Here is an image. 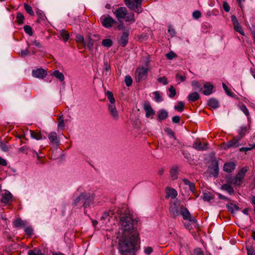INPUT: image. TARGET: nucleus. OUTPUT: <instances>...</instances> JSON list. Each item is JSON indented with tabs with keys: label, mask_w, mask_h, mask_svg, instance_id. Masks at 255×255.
Wrapping results in <instances>:
<instances>
[{
	"label": "nucleus",
	"mask_w": 255,
	"mask_h": 255,
	"mask_svg": "<svg viewBox=\"0 0 255 255\" xmlns=\"http://www.w3.org/2000/svg\"><path fill=\"white\" fill-rule=\"evenodd\" d=\"M134 221L128 212L120 216L122 234L119 238L118 249L121 255H134L136 246L139 241V233L134 227Z\"/></svg>",
	"instance_id": "f257e3e1"
},
{
	"label": "nucleus",
	"mask_w": 255,
	"mask_h": 255,
	"mask_svg": "<svg viewBox=\"0 0 255 255\" xmlns=\"http://www.w3.org/2000/svg\"><path fill=\"white\" fill-rule=\"evenodd\" d=\"M94 196L90 193L83 192L81 193L73 200V205L78 208H84V213L87 214L86 209L91 208L94 202Z\"/></svg>",
	"instance_id": "f03ea898"
},
{
	"label": "nucleus",
	"mask_w": 255,
	"mask_h": 255,
	"mask_svg": "<svg viewBox=\"0 0 255 255\" xmlns=\"http://www.w3.org/2000/svg\"><path fill=\"white\" fill-rule=\"evenodd\" d=\"M142 1L143 0H129L126 5L129 9L140 13L143 11L141 7Z\"/></svg>",
	"instance_id": "7ed1b4c3"
},
{
	"label": "nucleus",
	"mask_w": 255,
	"mask_h": 255,
	"mask_svg": "<svg viewBox=\"0 0 255 255\" xmlns=\"http://www.w3.org/2000/svg\"><path fill=\"white\" fill-rule=\"evenodd\" d=\"M148 69L147 68L138 67L137 68L135 73V81L136 82H140L145 80L147 76Z\"/></svg>",
	"instance_id": "20e7f679"
},
{
	"label": "nucleus",
	"mask_w": 255,
	"mask_h": 255,
	"mask_svg": "<svg viewBox=\"0 0 255 255\" xmlns=\"http://www.w3.org/2000/svg\"><path fill=\"white\" fill-rule=\"evenodd\" d=\"M247 171V169L246 168H242L236 175V176L232 179L231 183L240 186L242 184V180L244 178Z\"/></svg>",
	"instance_id": "39448f33"
},
{
	"label": "nucleus",
	"mask_w": 255,
	"mask_h": 255,
	"mask_svg": "<svg viewBox=\"0 0 255 255\" xmlns=\"http://www.w3.org/2000/svg\"><path fill=\"white\" fill-rule=\"evenodd\" d=\"M100 19L102 25L107 28L112 27L116 23V21L109 15H102Z\"/></svg>",
	"instance_id": "423d86ee"
},
{
	"label": "nucleus",
	"mask_w": 255,
	"mask_h": 255,
	"mask_svg": "<svg viewBox=\"0 0 255 255\" xmlns=\"http://www.w3.org/2000/svg\"><path fill=\"white\" fill-rule=\"evenodd\" d=\"M129 35L128 30H126L122 33L118 40V43L121 46L124 47L127 45L128 42Z\"/></svg>",
	"instance_id": "0eeeda50"
},
{
	"label": "nucleus",
	"mask_w": 255,
	"mask_h": 255,
	"mask_svg": "<svg viewBox=\"0 0 255 255\" xmlns=\"http://www.w3.org/2000/svg\"><path fill=\"white\" fill-rule=\"evenodd\" d=\"M114 14L117 18L120 20L126 17V16L128 14V10L125 7H120L115 11Z\"/></svg>",
	"instance_id": "6e6552de"
},
{
	"label": "nucleus",
	"mask_w": 255,
	"mask_h": 255,
	"mask_svg": "<svg viewBox=\"0 0 255 255\" xmlns=\"http://www.w3.org/2000/svg\"><path fill=\"white\" fill-rule=\"evenodd\" d=\"M241 139L238 137L237 136L228 141L225 143V149H229L230 148H237L240 145V141Z\"/></svg>",
	"instance_id": "1a4fd4ad"
},
{
	"label": "nucleus",
	"mask_w": 255,
	"mask_h": 255,
	"mask_svg": "<svg viewBox=\"0 0 255 255\" xmlns=\"http://www.w3.org/2000/svg\"><path fill=\"white\" fill-rule=\"evenodd\" d=\"M210 174L214 177H217L219 174V162L217 160H214L211 162L209 167Z\"/></svg>",
	"instance_id": "9d476101"
},
{
	"label": "nucleus",
	"mask_w": 255,
	"mask_h": 255,
	"mask_svg": "<svg viewBox=\"0 0 255 255\" xmlns=\"http://www.w3.org/2000/svg\"><path fill=\"white\" fill-rule=\"evenodd\" d=\"M12 197V194L9 191H6L1 194V202L5 204H10L13 201Z\"/></svg>",
	"instance_id": "9b49d317"
},
{
	"label": "nucleus",
	"mask_w": 255,
	"mask_h": 255,
	"mask_svg": "<svg viewBox=\"0 0 255 255\" xmlns=\"http://www.w3.org/2000/svg\"><path fill=\"white\" fill-rule=\"evenodd\" d=\"M48 139L53 146L57 147L60 144V140L55 132H51L48 135Z\"/></svg>",
	"instance_id": "f8f14e48"
},
{
	"label": "nucleus",
	"mask_w": 255,
	"mask_h": 255,
	"mask_svg": "<svg viewBox=\"0 0 255 255\" xmlns=\"http://www.w3.org/2000/svg\"><path fill=\"white\" fill-rule=\"evenodd\" d=\"M143 109L145 112V117L146 118H149L155 114V112L153 110L150 104V103L148 101L144 102L143 105Z\"/></svg>",
	"instance_id": "ddd939ff"
},
{
	"label": "nucleus",
	"mask_w": 255,
	"mask_h": 255,
	"mask_svg": "<svg viewBox=\"0 0 255 255\" xmlns=\"http://www.w3.org/2000/svg\"><path fill=\"white\" fill-rule=\"evenodd\" d=\"M47 75V72L42 68H38L32 71V76L38 78H43Z\"/></svg>",
	"instance_id": "4468645a"
},
{
	"label": "nucleus",
	"mask_w": 255,
	"mask_h": 255,
	"mask_svg": "<svg viewBox=\"0 0 255 255\" xmlns=\"http://www.w3.org/2000/svg\"><path fill=\"white\" fill-rule=\"evenodd\" d=\"M208 143L207 142H194L193 147L198 150H205L208 149Z\"/></svg>",
	"instance_id": "2eb2a0df"
},
{
	"label": "nucleus",
	"mask_w": 255,
	"mask_h": 255,
	"mask_svg": "<svg viewBox=\"0 0 255 255\" xmlns=\"http://www.w3.org/2000/svg\"><path fill=\"white\" fill-rule=\"evenodd\" d=\"M108 110L114 119L117 120L119 118V114L114 104H110L108 106Z\"/></svg>",
	"instance_id": "dca6fc26"
},
{
	"label": "nucleus",
	"mask_w": 255,
	"mask_h": 255,
	"mask_svg": "<svg viewBox=\"0 0 255 255\" xmlns=\"http://www.w3.org/2000/svg\"><path fill=\"white\" fill-rule=\"evenodd\" d=\"M203 87L205 89L202 91V93L204 95L208 96L212 93L213 86L210 83L207 82L205 83Z\"/></svg>",
	"instance_id": "f3484780"
},
{
	"label": "nucleus",
	"mask_w": 255,
	"mask_h": 255,
	"mask_svg": "<svg viewBox=\"0 0 255 255\" xmlns=\"http://www.w3.org/2000/svg\"><path fill=\"white\" fill-rule=\"evenodd\" d=\"M180 214L182 215L184 220H187L190 222L196 221L194 218H192L189 211L187 208H183Z\"/></svg>",
	"instance_id": "a211bd4d"
},
{
	"label": "nucleus",
	"mask_w": 255,
	"mask_h": 255,
	"mask_svg": "<svg viewBox=\"0 0 255 255\" xmlns=\"http://www.w3.org/2000/svg\"><path fill=\"white\" fill-rule=\"evenodd\" d=\"M236 164L234 162H229L224 164V170L227 173L232 172L236 168Z\"/></svg>",
	"instance_id": "6ab92c4d"
},
{
	"label": "nucleus",
	"mask_w": 255,
	"mask_h": 255,
	"mask_svg": "<svg viewBox=\"0 0 255 255\" xmlns=\"http://www.w3.org/2000/svg\"><path fill=\"white\" fill-rule=\"evenodd\" d=\"M169 211L170 214L175 217L179 214L178 205L176 203L171 204L169 207Z\"/></svg>",
	"instance_id": "aec40b11"
},
{
	"label": "nucleus",
	"mask_w": 255,
	"mask_h": 255,
	"mask_svg": "<svg viewBox=\"0 0 255 255\" xmlns=\"http://www.w3.org/2000/svg\"><path fill=\"white\" fill-rule=\"evenodd\" d=\"M208 105L213 109H217L219 107L220 104L218 100L215 98H210L208 101Z\"/></svg>",
	"instance_id": "412c9836"
},
{
	"label": "nucleus",
	"mask_w": 255,
	"mask_h": 255,
	"mask_svg": "<svg viewBox=\"0 0 255 255\" xmlns=\"http://www.w3.org/2000/svg\"><path fill=\"white\" fill-rule=\"evenodd\" d=\"M166 198L170 197L172 199L175 198L177 195V191L173 188L168 187L166 189Z\"/></svg>",
	"instance_id": "4be33fe9"
},
{
	"label": "nucleus",
	"mask_w": 255,
	"mask_h": 255,
	"mask_svg": "<svg viewBox=\"0 0 255 255\" xmlns=\"http://www.w3.org/2000/svg\"><path fill=\"white\" fill-rule=\"evenodd\" d=\"M221 189L226 191L230 195L234 194L235 192L233 187L228 183L223 184L221 186Z\"/></svg>",
	"instance_id": "5701e85b"
},
{
	"label": "nucleus",
	"mask_w": 255,
	"mask_h": 255,
	"mask_svg": "<svg viewBox=\"0 0 255 255\" xmlns=\"http://www.w3.org/2000/svg\"><path fill=\"white\" fill-rule=\"evenodd\" d=\"M200 96L197 92H193L187 96V99L190 102H195L199 100Z\"/></svg>",
	"instance_id": "b1692460"
},
{
	"label": "nucleus",
	"mask_w": 255,
	"mask_h": 255,
	"mask_svg": "<svg viewBox=\"0 0 255 255\" xmlns=\"http://www.w3.org/2000/svg\"><path fill=\"white\" fill-rule=\"evenodd\" d=\"M168 116V112L164 109H161L159 110L158 114V121H162L166 119Z\"/></svg>",
	"instance_id": "393cba45"
},
{
	"label": "nucleus",
	"mask_w": 255,
	"mask_h": 255,
	"mask_svg": "<svg viewBox=\"0 0 255 255\" xmlns=\"http://www.w3.org/2000/svg\"><path fill=\"white\" fill-rule=\"evenodd\" d=\"M227 208L228 210L232 213L234 214L235 211H237L240 210V207L233 203H230L227 205Z\"/></svg>",
	"instance_id": "a878e982"
},
{
	"label": "nucleus",
	"mask_w": 255,
	"mask_h": 255,
	"mask_svg": "<svg viewBox=\"0 0 255 255\" xmlns=\"http://www.w3.org/2000/svg\"><path fill=\"white\" fill-rule=\"evenodd\" d=\"M51 75L59 80L61 82H63L64 80L63 74L59 70H56L52 71Z\"/></svg>",
	"instance_id": "bb28decb"
},
{
	"label": "nucleus",
	"mask_w": 255,
	"mask_h": 255,
	"mask_svg": "<svg viewBox=\"0 0 255 255\" xmlns=\"http://www.w3.org/2000/svg\"><path fill=\"white\" fill-rule=\"evenodd\" d=\"M247 129L248 127L247 126H242L240 127V128L238 130V133L239 134L237 135V136L242 139L245 135Z\"/></svg>",
	"instance_id": "cd10ccee"
},
{
	"label": "nucleus",
	"mask_w": 255,
	"mask_h": 255,
	"mask_svg": "<svg viewBox=\"0 0 255 255\" xmlns=\"http://www.w3.org/2000/svg\"><path fill=\"white\" fill-rule=\"evenodd\" d=\"M13 225L15 228H20L25 226L26 223L21 219L17 218L13 221Z\"/></svg>",
	"instance_id": "c85d7f7f"
},
{
	"label": "nucleus",
	"mask_w": 255,
	"mask_h": 255,
	"mask_svg": "<svg viewBox=\"0 0 255 255\" xmlns=\"http://www.w3.org/2000/svg\"><path fill=\"white\" fill-rule=\"evenodd\" d=\"M59 34L64 42H67L69 38V33L65 29H61L59 31Z\"/></svg>",
	"instance_id": "c756f323"
},
{
	"label": "nucleus",
	"mask_w": 255,
	"mask_h": 255,
	"mask_svg": "<svg viewBox=\"0 0 255 255\" xmlns=\"http://www.w3.org/2000/svg\"><path fill=\"white\" fill-rule=\"evenodd\" d=\"M183 182L186 185L189 186L190 190L194 193L195 190V186L194 183L190 182L189 180L187 179H183Z\"/></svg>",
	"instance_id": "7c9ffc66"
},
{
	"label": "nucleus",
	"mask_w": 255,
	"mask_h": 255,
	"mask_svg": "<svg viewBox=\"0 0 255 255\" xmlns=\"http://www.w3.org/2000/svg\"><path fill=\"white\" fill-rule=\"evenodd\" d=\"M124 18L125 19L126 22H128L130 23H133L135 21L134 13L133 12H130V13H128V14Z\"/></svg>",
	"instance_id": "2f4dec72"
},
{
	"label": "nucleus",
	"mask_w": 255,
	"mask_h": 255,
	"mask_svg": "<svg viewBox=\"0 0 255 255\" xmlns=\"http://www.w3.org/2000/svg\"><path fill=\"white\" fill-rule=\"evenodd\" d=\"M170 174L172 180L177 179L178 175V171L176 167H172L170 171Z\"/></svg>",
	"instance_id": "473e14b6"
},
{
	"label": "nucleus",
	"mask_w": 255,
	"mask_h": 255,
	"mask_svg": "<svg viewBox=\"0 0 255 255\" xmlns=\"http://www.w3.org/2000/svg\"><path fill=\"white\" fill-rule=\"evenodd\" d=\"M171 145L177 147L178 148L182 147L184 146V144L179 141L175 136L171 139Z\"/></svg>",
	"instance_id": "72a5a7b5"
},
{
	"label": "nucleus",
	"mask_w": 255,
	"mask_h": 255,
	"mask_svg": "<svg viewBox=\"0 0 255 255\" xmlns=\"http://www.w3.org/2000/svg\"><path fill=\"white\" fill-rule=\"evenodd\" d=\"M191 85L194 90L199 91L200 92L202 91V86L197 81H192L191 82Z\"/></svg>",
	"instance_id": "f704fd0d"
},
{
	"label": "nucleus",
	"mask_w": 255,
	"mask_h": 255,
	"mask_svg": "<svg viewBox=\"0 0 255 255\" xmlns=\"http://www.w3.org/2000/svg\"><path fill=\"white\" fill-rule=\"evenodd\" d=\"M28 255H44L41 251L37 248L30 250L28 252Z\"/></svg>",
	"instance_id": "c9c22d12"
},
{
	"label": "nucleus",
	"mask_w": 255,
	"mask_h": 255,
	"mask_svg": "<svg viewBox=\"0 0 255 255\" xmlns=\"http://www.w3.org/2000/svg\"><path fill=\"white\" fill-rule=\"evenodd\" d=\"M214 198L213 195L209 192L203 193V199L205 201L210 202Z\"/></svg>",
	"instance_id": "e433bc0d"
},
{
	"label": "nucleus",
	"mask_w": 255,
	"mask_h": 255,
	"mask_svg": "<svg viewBox=\"0 0 255 255\" xmlns=\"http://www.w3.org/2000/svg\"><path fill=\"white\" fill-rule=\"evenodd\" d=\"M58 128L61 130H63L64 129L65 125H64V120L63 117V116L59 117L58 118Z\"/></svg>",
	"instance_id": "4c0bfd02"
},
{
	"label": "nucleus",
	"mask_w": 255,
	"mask_h": 255,
	"mask_svg": "<svg viewBox=\"0 0 255 255\" xmlns=\"http://www.w3.org/2000/svg\"><path fill=\"white\" fill-rule=\"evenodd\" d=\"M102 44L103 46L109 48L113 45V42L111 39H105L102 40Z\"/></svg>",
	"instance_id": "58836bf2"
},
{
	"label": "nucleus",
	"mask_w": 255,
	"mask_h": 255,
	"mask_svg": "<svg viewBox=\"0 0 255 255\" xmlns=\"http://www.w3.org/2000/svg\"><path fill=\"white\" fill-rule=\"evenodd\" d=\"M24 19V15L20 12H18L16 15V22L19 25H21L23 23Z\"/></svg>",
	"instance_id": "ea45409f"
},
{
	"label": "nucleus",
	"mask_w": 255,
	"mask_h": 255,
	"mask_svg": "<svg viewBox=\"0 0 255 255\" xmlns=\"http://www.w3.org/2000/svg\"><path fill=\"white\" fill-rule=\"evenodd\" d=\"M30 135L32 138L39 140L41 139V134L40 132H35L33 130H30Z\"/></svg>",
	"instance_id": "a19ab883"
},
{
	"label": "nucleus",
	"mask_w": 255,
	"mask_h": 255,
	"mask_svg": "<svg viewBox=\"0 0 255 255\" xmlns=\"http://www.w3.org/2000/svg\"><path fill=\"white\" fill-rule=\"evenodd\" d=\"M184 107V103L183 102L180 101L177 103V105L175 106L174 109L179 112L183 111Z\"/></svg>",
	"instance_id": "79ce46f5"
},
{
	"label": "nucleus",
	"mask_w": 255,
	"mask_h": 255,
	"mask_svg": "<svg viewBox=\"0 0 255 255\" xmlns=\"http://www.w3.org/2000/svg\"><path fill=\"white\" fill-rule=\"evenodd\" d=\"M233 26H234L235 30L236 31L238 32L239 33H240L242 35H245V33L244 32V30H243L242 27L240 25L239 23H238L237 24H234Z\"/></svg>",
	"instance_id": "37998d69"
},
{
	"label": "nucleus",
	"mask_w": 255,
	"mask_h": 255,
	"mask_svg": "<svg viewBox=\"0 0 255 255\" xmlns=\"http://www.w3.org/2000/svg\"><path fill=\"white\" fill-rule=\"evenodd\" d=\"M153 94L154 96L155 101L156 102L159 103L163 101V99L160 96L159 91H155L153 93Z\"/></svg>",
	"instance_id": "c03bdc74"
},
{
	"label": "nucleus",
	"mask_w": 255,
	"mask_h": 255,
	"mask_svg": "<svg viewBox=\"0 0 255 255\" xmlns=\"http://www.w3.org/2000/svg\"><path fill=\"white\" fill-rule=\"evenodd\" d=\"M106 95L110 102V104H114L115 102V99L112 92L110 91H108L107 92Z\"/></svg>",
	"instance_id": "a18cd8bd"
},
{
	"label": "nucleus",
	"mask_w": 255,
	"mask_h": 255,
	"mask_svg": "<svg viewBox=\"0 0 255 255\" xmlns=\"http://www.w3.org/2000/svg\"><path fill=\"white\" fill-rule=\"evenodd\" d=\"M157 81L159 83L162 84L163 85H166L168 83L167 79L165 76L158 77L157 79Z\"/></svg>",
	"instance_id": "49530a36"
},
{
	"label": "nucleus",
	"mask_w": 255,
	"mask_h": 255,
	"mask_svg": "<svg viewBox=\"0 0 255 255\" xmlns=\"http://www.w3.org/2000/svg\"><path fill=\"white\" fill-rule=\"evenodd\" d=\"M25 10L31 15H34V12L32 9V7L26 3H24V5Z\"/></svg>",
	"instance_id": "de8ad7c7"
},
{
	"label": "nucleus",
	"mask_w": 255,
	"mask_h": 255,
	"mask_svg": "<svg viewBox=\"0 0 255 255\" xmlns=\"http://www.w3.org/2000/svg\"><path fill=\"white\" fill-rule=\"evenodd\" d=\"M165 132L167 134V135L169 136L170 139H172L173 137H175V133L174 131L170 128H166L165 129Z\"/></svg>",
	"instance_id": "09e8293b"
},
{
	"label": "nucleus",
	"mask_w": 255,
	"mask_h": 255,
	"mask_svg": "<svg viewBox=\"0 0 255 255\" xmlns=\"http://www.w3.org/2000/svg\"><path fill=\"white\" fill-rule=\"evenodd\" d=\"M23 29L25 33L30 36H31L33 34L32 29L31 26L26 25L24 26Z\"/></svg>",
	"instance_id": "8fccbe9b"
},
{
	"label": "nucleus",
	"mask_w": 255,
	"mask_h": 255,
	"mask_svg": "<svg viewBox=\"0 0 255 255\" xmlns=\"http://www.w3.org/2000/svg\"><path fill=\"white\" fill-rule=\"evenodd\" d=\"M223 88L228 95L231 97L233 96V93L232 92L231 90L229 89L228 86L225 83H223Z\"/></svg>",
	"instance_id": "3c124183"
},
{
	"label": "nucleus",
	"mask_w": 255,
	"mask_h": 255,
	"mask_svg": "<svg viewBox=\"0 0 255 255\" xmlns=\"http://www.w3.org/2000/svg\"><path fill=\"white\" fill-rule=\"evenodd\" d=\"M125 82L126 85L128 87H129L132 84V79L130 76L127 75L125 77Z\"/></svg>",
	"instance_id": "603ef678"
},
{
	"label": "nucleus",
	"mask_w": 255,
	"mask_h": 255,
	"mask_svg": "<svg viewBox=\"0 0 255 255\" xmlns=\"http://www.w3.org/2000/svg\"><path fill=\"white\" fill-rule=\"evenodd\" d=\"M169 91L170 92V94H169V97L171 98H173L175 96L176 93L175 89L174 88L173 86L171 85L170 86Z\"/></svg>",
	"instance_id": "864d4df0"
},
{
	"label": "nucleus",
	"mask_w": 255,
	"mask_h": 255,
	"mask_svg": "<svg viewBox=\"0 0 255 255\" xmlns=\"http://www.w3.org/2000/svg\"><path fill=\"white\" fill-rule=\"evenodd\" d=\"M76 40L77 42L81 43L82 45H84V37L80 34H77L76 36Z\"/></svg>",
	"instance_id": "5fc2aeb1"
},
{
	"label": "nucleus",
	"mask_w": 255,
	"mask_h": 255,
	"mask_svg": "<svg viewBox=\"0 0 255 255\" xmlns=\"http://www.w3.org/2000/svg\"><path fill=\"white\" fill-rule=\"evenodd\" d=\"M165 56L169 60H172L177 56L176 54L173 51H170V52L166 54Z\"/></svg>",
	"instance_id": "6e6d98bb"
},
{
	"label": "nucleus",
	"mask_w": 255,
	"mask_h": 255,
	"mask_svg": "<svg viewBox=\"0 0 255 255\" xmlns=\"http://www.w3.org/2000/svg\"><path fill=\"white\" fill-rule=\"evenodd\" d=\"M240 110L245 114L246 116H249L250 114L248 109L244 105L240 106Z\"/></svg>",
	"instance_id": "4d7b16f0"
},
{
	"label": "nucleus",
	"mask_w": 255,
	"mask_h": 255,
	"mask_svg": "<svg viewBox=\"0 0 255 255\" xmlns=\"http://www.w3.org/2000/svg\"><path fill=\"white\" fill-rule=\"evenodd\" d=\"M192 16L194 19H198L201 16V13L199 10H195L193 12Z\"/></svg>",
	"instance_id": "13d9d810"
},
{
	"label": "nucleus",
	"mask_w": 255,
	"mask_h": 255,
	"mask_svg": "<svg viewBox=\"0 0 255 255\" xmlns=\"http://www.w3.org/2000/svg\"><path fill=\"white\" fill-rule=\"evenodd\" d=\"M0 149L3 151L6 152L8 150V147L4 143L0 142Z\"/></svg>",
	"instance_id": "bf43d9fd"
},
{
	"label": "nucleus",
	"mask_w": 255,
	"mask_h": 255,
	"mask_svg": "<svg viewBox=\"0 0 255 255\" xmlns=\"http://www.w3.org/2000/svg\"><path fill=\"white\" fill-rule=\"evenodd\" d=\"M19 152L23 153H27L29 151V147L27 146H22L18 149Z\"/></svg>",
	"instance_id": "052dcab7"
},
{
	"label": "nucleus",
	"mask_w": 255,
	"mask_h": 255,
	"mask_svg": "<svg viewBox=\"0 0 255 255\" xmlns=\"http://www.w3.org/2000/svg\"><path fill=\"white\" fill-rule=\"evenodd\" d=\"M24 231L25 233L29 236H31L33 234V229L31 227H28L25 228Z\"/></svg>",
	"instance_id": "680f3d73"
},
{
	"label": "nucleus",
	"mask_w": 255,
	"mask_h": 255,
	"mask_svg": "<svg viewBox=\"0 0 255 255\" xmlns=\"http://www.w3.org/2000/svg\"><path fill=\"white\" fill-rule=\"evenodd\" d=\"M30 53V49H26L25 50H22L21 51V56L23 57L28 55Z\"/></svg>",
	"instance_id": "e2e57ef3"
},
{
	"label": "nucleus",
	"mask_w": 255,
	"mask_h": 255,
	"mask_svg": "<svg viewBox=\"0 0 255 255\" xmlns=\"http://www.w3.org/2000/svg\"><path fill=\"white\" fill-rule=\"evenodd\" d=\"M248 255H255V252L253 247L247 248Z\"/></svg>",
	"instance_id": "0e129e2a"
},
{
	"label": "nucleus",
	"mask_w": 255,
	"mask_h": 255,
	"mask_svg": "<svg viewBox=\"0 0 255 255\" xmlns=\"http://www.w3.org/2000/svg\"><path fill=\"white\" fill-rule=\"evenodd\" d=\"M224 10L226 12H229L230 10V7L227 2H224L223 5Z\"/></svg>",
	"instance_id": "69168bd1"
},
{
	"label": "nucleus",
	"mask_w": 255,
	"mask_h": 255,
	"mask_svg": "<svg viewBox=\"0 0 255 255\" xmlns=\"http://www.w3.org/2000/svg\"><path fill=\"white\" fill-rule=\"evenodd\" d=\"M153 252L152 248L150 247H147L144 249V253L148 255H149Z\"/></svg>",
	"instance_id": "338daca9"
},
{
	"label": "nucleus",
	"mask_w": 255,
	"mask_h": 255,
	"mask_svg": "<svg viewBox=\"0 0 255 255\" xmlns=\"http://www.w3.org/2000/svg\"><path fill=\"white\" fill-rule=\"evenodd\" d=\"M180 117L178 116H176L173 117L172 118V121L173 123L177 124L179 123L180 122Z\"/></svg>",
	"instance_id": "774afa93"
}]
</instances>
